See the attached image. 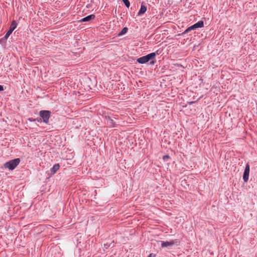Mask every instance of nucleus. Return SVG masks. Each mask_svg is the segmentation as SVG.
Returning <instances> with one entry per match:
<instances>
[{"mask_svg": "<svg viewBox=\"0 0 257 257\" xmlns=\"http://www.w3.org/2000/svg\"><path fill=\"white\" fill-rule=\"evenodd\" d=\"M158 50L156 52H153L150 53L146 56L141 57L137 59V62L139 64H145L148 62H150V64L153 65L155 64L156 61L153 59L155 58L157 54H159L158 53Z\"/></svg>", "mask_w": 257, "mask_h": 257, "instance_id": "f257e3e1", "label": "nucleus"}, {"mask_svg": "<svg viewBox=\"0 0 257 257\" xmlns=\"http://www.w3.org/2000/svg\"><path fill=\"white\" fill-rule=\"evenodd\" d=\"M20 162L19 158L15 159L6 162L4 164L6 168H8L10 170H13L19 165Z\"/></svg>", "mask_w": 257, "mask_h": 257, "instance_id": "f03ea898", "label": "nucleus"}, {"mask_svg": "<svg viewBox=\"0 0 257 257\" xmlns=\"http://www.w3.org/2000/svg\"><path fill=\"white\" fill-rule=\"evenodd\" d=\"M204 27V22L202 21H199L197 23L193 25L192 26L187 28L181 34L183 36L185 34L189 33L191 31L194 30L197 28H201Z\"/></svg>", "mask_w": 257, "mask_h": 257, "instance_id": "7ed1b4c3", "label": "nucleus"}, {"mask_svg": "<svg viewBox=\"0 0 257 257\" xmlns=\"http://www.w3.org/2000/svg\"><path fill=\"white\" fill-rule=\"evenodd\" d=\"M51 112L49 110H41L39 112L40 116L44 122L48 123L50 117Z\"/></svg>", "mask_w": 257, "mask_h": 257, "instance_id": "20e7f679", "label": "nucleus"}, {"mask_svg": "<svg viewBox=\"0 0 257 257\" xmlns=\"http://www.w3.org/2000/svg\"><path fill=\"white\" fill-rule=\"evenodd\" d=\"M160 242L161 243L162 247H166L172 246L175 244H178L179 243V240L178 239H175L170 241H160Z\"/></svg>", "mask_w": 257, "mask_h": 257, "instance_id": "39448f33", "label": "nucleus"}, {"mask_svg": "<svg viewBox=\"0 0 257 257\" xmlns=\"http://www.w3.org/2000/svg\"><path fill=\"white\" fill-rule=\"evenodd\" d=\"M249 174V165L247 164L245 166V170L243 175V179L244 182H246L248 180Z\"/></svg>", "mask_w": 257, "mask_h": 257, "instance_id": "423d86ee", "label": "nucleus"}, {"mask_svg": "<svg viewBox=\"0 0 257 257\" xmlns=\"http://www.w3.org/2000/svg\"><path fill=\"white\" fill-rule=\"evenodd\" d=\"M147 9V7L144 5V2H143L141 6V9L138 13V15L141 16L142 15L144 14L146 12Z\"/></svg>", "mask_w": 257, "mask_h": 257, "instance_id": "0eeeda50", "label": "nucleus"}, {"mask_svg": "<svg viewBox=\"0 0 257 257\" xmlns=\"http://www.w3.org/2000/svg\"><path fill=\"white\" fill-rule=\"evenodd\" d=\"M95 16L94 15H88L87 17H85L82 19H81L79 21L81 22H88L91 21V20H93L95 18Z\"/></svg>", "mask_w": 257, "mask_h": 257, "instance_id": "6e6552de", "label": "nucleus"}, {"mask_svg": "<svg viewBox=\"0 0 257 257\" xmlns=\"http://www.w3.org/2000/svg\"><path fill=\"white\" fill-rule=\"evenodd\" d=\"M60 165L59 164H55L53 167L51 169V175H54L56 172L59 169Z\"/></svg>", "mask_w": 257, "mask_h": 257, "instance_id": "1a4fd4ad", "label": "nucleus"}, {"mask_svg": "<svg viewBox=\"0 0 257 257\" xmlns=\"http://www.w3.org/2000/svg\"><path fill=\"white\" fill-rule=\"evenodd\" d=\"M107 119V124L112 127H115L116 126L115 121L110 117H108L106 118Z\"/></svg>", "mask_w": 257, "mask_h": 257, "instance_id": "9d476101", "label": "nucleus"}, {"mask_svg": "<svg viewBox=\"0 0 257 257\" xmlns=\"http://www.w3.org/2000/svg\"><path fill=\"white\" fill-rule=\"evenodd\" d=\"M17 26V23H16V22L15 21H13L8 31L11 33H12L13 31L16 28Z\"/></svg>", "mask_w": 257, "mask_h": 257, "instance_id": "9b49d317", "label": "nucleus"}, {"mask_svg": "<svg viewBox=\"0 0 257 257\" xmlns=\"http://www.w3.org/2000/svg\"><path fill=\"white\" fill-rule=\"evenodd\" d=\"M128 31V29L126 27L123 28L121 31L118 34V36H122L125 34Z\"/></svg>", "mask_w": 257, "mask_h": 257, "instance_id": "f8f14e48", "label": "nucleus"}, {"mask_svg": "<svg viewBox=\"0 0 257 257\" xmlns=\"http://www.w3.org/2000/svg\"><path fill=\"white\" fill-rule=\"evenodd\" d=\"M11 34L12 33H11L10 32L8 31L7 33H6V34L5 35V36L3 38L1 39V41H6Z\"/></svg>", "mask_w": 257, "mask_h": 257, "instance_id": "ddd939ff", "label": "nucleus"}, {"mask_svg": "<svg viewBox=\"0 0 257 257\" xmlns=\"http://www.w3.org/2000/svg\"><path fill=\"white\" fill-rule=\"evenodd\" d=\"M125 7L128 8L130 6V3L128 0H122Z\"/></svg>", "mask_w": 257, "mask_h": 257, "instance_id": "4468645a", "label": "nucleus"}, {"mask_svg": "<svg viewBox=\"0 0 257 257\" xmlns=\"http://www.w3.org/2000/svg\"><path fill=\"white\" fill-rule=\"evenodd\" d=\"M169 158H170V156L169 155H165L163 157V159L164 160H166V159H168Z\"/></svg>", "mask_w": 257, "mask_h": 257, "instance_id": "2eb2a0df", "label": "nucleus"}, {"mask_svg": "<svg viewBox=\"0 0 257 257\" xmlns=\"http://www.w3.org/2000/svg\"><path fill=\"white\" fill-rule=\"evenodd\" d=\"M28 120H29L30 121H36V119H35V118H32V117H31V118H29L28 119Z\"/></svg>", "mask_w": 257, "mask_h": 257, "instance_id": "dca6fc26", "label": "nucleus"}, {"mask_svg": "<svg viewBox=\"0 0 257 257\" xmlns=\"http://www.w3.org/2000/svg\"><path fill=\"white\" fill-rule=\"evenodd\" d=\"M36 119V121H38V122H41V118H35Z\"/></svg>", "mask_w": 257, "mask_h": 257, "instance_id": "f3484780", "label": "nucleus"}, {"mask_svg": "<svg viewBox=\"0 0 257 257\" xmlns=\"http://www.w3.org/2000/svg\"><path fill=\"white\" fill-rule=\"evenodd\" d=\"M4 90V86L0 85V92L3 91Z\"/></svg>", "mask_w": 257, "mask_h": 257, "instance_id": "a211bd4d", "label": "nucleus"}, {"mask_svg": "<svg viewBox=\"0 0 257 257\" xmlns=\"http://www.w3.org/2000/svg\"><path fill=\"white\" fill-rule=\"evenodd\" d=\"M155 256V254H154L153 253H150L148 257H154Z\"/></svg>", "mask_w": 257, "mask_h": 257, "instance_id": "6ab92c4d", "label": "nucleus"}, {"mask_svg": "<svg viewBox=\"0 0 257 257\" xmlns=\"http://www.w3.org/2000/svg\"><path fill=\"white\" fill-rule=\"evenodd\" d=\"M109 246H110V245H108V244H104V246L106 248H108Z\"/></svg>", "mask_w": 257, "mask_h": 257, "instance_id": "aec40b11", "label": "nucleus"}]
</instances>
